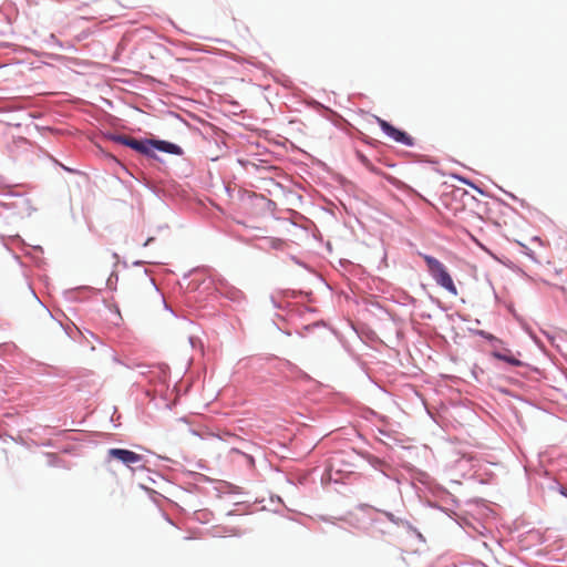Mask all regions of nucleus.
Masks as SVG:
<instances>
[{
    "label": "nucleus",
    "mask_w": 567,
    "mask_h": 567,
    "mask_svg": "<svg viewBox=\"0 0 567 567\" xmlns=\"http://www.w3.org/2000/svg\"><path fill=\"white\" fill-rule=\"evenodd\" d=\"M358 156L363 165H365L368 168H372L370 161L364 155L358 154Z\"/></svg>",
    "instance_id": "0eeeda50"
},
{
    "label": "nucleus",
    "mask_w": 567,
    "mask_h": 567,
    "mask_svg": "<svg viewBox=\"0 0 567 567\" xmlns=\"http://www.w3.org/2000/svg\"><path fill=\"white\" fill-rule=\"evenodd\" d=\"M152 240H153V238H148V239L145 241V244H144V245H145V246H147V245L150 244V241H152Z\"/></svg>",
    "instance_id": "1a4fd4ad"
},
{
    "label": "nucleus",
    "mask_w": 567,
    "mask_h": 567,
    "mask_svg": "<svg viewBox=\"0 0 567 567\" xmlns=\"http://www.w3.org/2000/svg\"><path fill=\"white\" fill-rule=\"evenodd\" d=\"M114 141L122 145L128 146L141 154L147 155L150 157H155V154L153 152V141H140L125 135L114 136Z\"/></svg>",
    "instance_id": "20e7f679"
},
{
    "label": "nucleus",
    "mask_w": 567,
    "mask_h": 567,
    "mask_svg": "<svg viewBox=\"0 0 567 567\" xmlns=\"http://www.w3.org/2000/svg\"><path fill=\"white\" fill-rule=\"evenodd\" d=\"M154 150L175 155H181L183 153L182 148L178 145L166 141H153V151Z\"/></svg>",
    "instance_id": "39448f33"
},
{
    "label": "nucleus",
    "mask_w": 567,
    "mask_h": 567,
    "mask_svg": "<svg viewBox=\"0 0 567 567\" xmlns=\"http://www.w3.org/2000/svg\"><path fill=\"white\" fill-rule=\"evenodd\" d=\"M492 355L497 359V360H502V361H505L507 363H509L511 365H514V367H520L523 365V362L518 359H516L509 350H504V351H494L492 353Z\"/></svg>",
    "instance_id": "423d86ee"
},
{
    "label": "nucleus",
    "mask_w": 567,
    "mask_h": 567,
    "mask_svg": "<svg viewBox=\"0 0 567 567\" xmlns=\"http://www.w3.org/2000/svg\"><path fill=\"white\" fill-rule=\"evenodd\" d=\"M422 257L427 266L429 272L431 274L435 282L440 287L449 291L451 295L457 296V288L451 275L449 274L446 267L440 260L432 256L422 255Z\"/></svg>",
    "instance_id": "f257e3e1"
},
{
    "label": "nucleus",
    "mask_w": 567,
    "mask_h": 567,
    "mask_svg": "<svg viewBox=\"0 0 567 567\" xmlns=\"http://www.w3.org/2000/svg\"><path fill=\"white\" fill-rule=\"evenodd\" d=\"M377 122L381 130L394 142L401 143L405 146L414 145V138L410 136L406 132L394 127L392 124L380 117H377Z\"/></svg>",
    "instance_id": "7ed1b4c3"
},
{
    "label": "nucleus",
    "mask_w": 567,
    "mask_h": 567,
    "mask_svg": "<svg viewBox=\"0 0 567 567\" xmlns=\"http://www.w3.org/2000/svg\"><path fill=\"white\" fill-rule=\"evenodd\" d=\"M560 493H561L564 496H566V497H567V489H565V488H564V489H561V491H560Z\"/></svg>",
    "instance_id": "6e6552de"
},
{
    "label": "nucleus",
    "mask_w": 567,
    "mask_h": 567,
    "mask_svg": "<svg viewBox=\"0 0 567 567\" xmlns=\"http://www.w3.org/2000/svg\"><path fill=\"white\" fill-rule=\"evenodd\" d=\"M107 456L110 460H116L124 465H126L132 471H136L138 468H143V455L137 454L133 451L125 449H110L107 451Z\"/></svg>",
    "instance_id": "f03ea898"
}]
</instances>
